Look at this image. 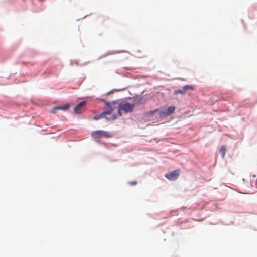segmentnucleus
I'll list each match as a JSON object with an SVG mask.
<instances>
[{"label": "nucleus", "mask_w": 257, "mask_h": 257, "mask_svg": "<svg viewBox=\"0 0 257 257\" xmlns=\"http://www.w3.org/2000/svg\"><path fill=\"white\" fill-rule=\"evenodd\" d=\"M70 107V105L68 104L65 105L64 106H57L53 108L51 110V112L55 113L57 110H66L68 109Z\"/></svg>", "instance_id": "423d86ee"}, {"label": "nucleus", "mask_w": 257, "mask_h": 257, "mask_svg": "<svg viewBox=\"0 0 257 257\" xmlns=\"http://www.w3.org/2000/svg\"><path fill=\"white\" fill-rule=\"evenodd\" d=\"M175 109V107L174 106H170V107H168V108L166 110L167 115H168H168L171 114L172 113H173L174 112Z\"/></svg>", "instance_id": "0eeeda50"}, {"label": "nucleus", "mask_w": 257, "mask_h": 257, "mask_svg": "<svg viewBox=\"0 0 257 257\" xmlns=\"http://www.w3.org/2000/svg\"><path fill=\"white\" fill-rule=\"evenodd\" d=\"M174 94H185L186 93V91L183 89V90H177L174 91Z\"/></svg>", "instance_id": "1a4fd4ad"}, {"label": "nucleus", "mask_w": 257, "mask_h": 257, "mask_svg": "<svg viewBox=\"0 0 257 257\" xmlns=\"http://www.w3.org/2000/svg\"><path fill=\"white\" fill-rule=\"evenodd\" d=\"M184 89L186 92L188 90H193L194 89V86L192 85H185L183 87Z\"/></svg>", "instance_id": "9d476101"}, {"label": "nucleus", "mask_w": 257, "mask_h": 257, "mask_svg": "<svg viewBox=\"0 0 257 257\" xmlns=\"http://www.w3.org/2000/svg\"><path fill=\"white\" fill-rule=\"evenodd\" d=\"M114 101L105 102L104 111L101 114L93 117V119L97 120L102 118H105L109 121L114 120L117 117V114L120 115V109L118 108Z\"/></svg>", "instance_id": "f257e3e1"}, {"label": "nucleus", "mask_w": 257, "mask_h": 257, "mask_svg": "<svg viewBox=\"0 0 257 257\" xmlns=\"http://www.w3.org/2000/svg\"><path fill=\"white\" fill-rule=\"evenodd\" d=\"M115 103H116V107L120 109V111L121 110H123L125 113H128V112H131L132 111V110H133V108L134 107V105L133 104H130L129 103H125L124 104H122L121 105H118V104L117 102H114ZM120 114H121V112H120ZM121 114H120L121 115ZM119 116L118 114H117V116ZM119 115V116H120Z\"/></svg>", "instance_id": "7ed1b4c3"}, {"label": "nucleus", "mask_w": 257, "mask_h": 257, "mask_svg": "<svg viewBox=\"0 0 257 257\" xmlns=\"http://www.w3.org/2000/svg\"><path fill=\"white\" fill-rule=\"evenodd\" d=\"M86 104V101H83L77 104L74 109V112L76 114H80L84 110V106Z\"/></svg>", "instance_id": "39448f33"}, {"label": "nucleus", "mask_w": 257, "mask_h": 257, "mask_svg": "<svg viewBox=\"0 0 257 257\" xmlns=\"http://www.w3.org/2000/svg\"><path fill=\"white\" fill-rule=\"evenodd\" d=\"M91 135L94 139H99L102 137L109 138L113 137V134L111 132L102 130L93 131Z\"/></svg>", "instance_id": "f03ea898"}, {"label": "nucleus", "mask_w": 257, "mask_h": 257, "mask_svg": "<svg viewBox=\"0 0 257 257\" xmlns=\"http://www.w3.org/2000/svg\"><path fill=\"white\" fill-rule=\"evenodd\" d=\"M220 151L221 152L222 157L224 158L226 151V147L225 146H221L220 149Z\"/></svg>", "instance_id": "6e6552de"}, {"label": "nucleus", "mask_w": 257, "mask_h": 257, "mask_svg": "<svg viewBox=\"0 0 257 257\" xmlns=\"http://www.w3.org/2000/svg\"><path fill=\"white\" fill-rule=\"evenodd\" d=\"M158 111V110L157 109H156L153 111H151L147 112V114L149 116H151L153 113L157 112Z\"/></svg>", "instance_id": "f8f14e48"}, {"label": "nucleus", "mask_w": 257, "mask_h": 257, "mask_svg": "<svg viewBox=\"0 0 257 257\" xmlns=\"http://www.w3.org/2000/svg\"><path fill=\"white\" fill-rule=\"evenodd\" d=\"M180 174V170L177 169L173 170L172 171L169 172L167 173H166L165 175V177L170 180H175L177 179Z\"/></svg>", "instance_id": "20e7f679"}, {"label": "nucleus", "mask_w": 257, "mask_h": 257, "mask_svg": "<svg viewBox=\"0 0 257 257\" xmlns=\"http://www.w3.org/2000/svg\"><path fill=\"white\" fill-rule=\"evenodd\" d=\"M137 184V182L136 181H130L128 182V184L130 185H135Z\"/></svg>", "instance_id": "ddd939ff"}, {"label": "nucleus", "mask_w": 257, "mask_h": 257, "mask_svg": "<svg viewBox=\"0 0 257 257\" xmlns=\"http://www.w3.org/2000/svg\"><path fill=\"white\" fill-rule=\"evenodd\" d=\"M168 116V115H167L166 111H161L159 113V116L160 117H165V116Z\"/></svg>", "instance_id": "9b49d317"}]
</instances>
